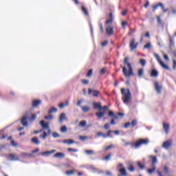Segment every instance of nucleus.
I'll list each match as a JSON object with an SVG mask.
<instances>
[{"label":"nucleus","instance_id":"nucleus-17","mask_svg":"<svg viewBox=\"0 0 176 176\" xmlns=\"http://www.w3.org/2000/svg\"><path fill=\"white\" fill-rule=\"evenodd\" d=\"M54 157H58V159H64L65 154L64 153L58 152L54 155Z\"/></svg>","mask_w":176,"mask_h":176},{"label":"nucleus","instance_id":"nucleus-5","mask_svg":"<svg viewBox=\"0 0 176 176\" xmlns=\"http://www.w3.org/2000/svg\"><path fill=\"white\" fill-rule=\"evenodd\" d=\"M157 8H161L162 10L163 11L164 13H167L168 12V8H164V4L163 3H158L155 4L154 6H153V12H155L157 10Z\"/></svg>","mask_w":176,"mask_h":176},{"label":"nucleus","instance_id":"nucleus-36","mask_svg":"<svg viewBox=\"0 0 176 176\" xmlns=\"http://www.w3.org/2000/svg\"><path fill=\"white\" fill-rule=\"evenodd\" d=\"M67 118V117L65 116V113H62L60 115L59 117V122H63V120H65V119Z\"/></svg>","mask_w":176,"mask_h":176},{"label":"nucleus","instance_id":"nucleus-34","mask_svg":"<svg viewBox=\"0 0 176 176\" xmlns=\"http://www.w3.org/2000/svg\"><path fill=\"white\" fill-rule=\"evenodd\" d=\"M98 137H102V138H105V133L103 132H98L96 133V135L95 136V138H98Z\"/></svg>","mask_w":176,"mask_h":176},{"label":"nucleus","instance_id":"nucleus-45","mask_svg":"<svg viewBox=\"0 0 176 176\" xmlns=\"http://www.w3.org/2000/svg\"><path fill=\"white\" fill-rule=\"evenodd\" d=\"M82 10L85 16L89 14V11H87V8L85 7H82Z\"/></svg>","mask_w":176,"mask_h":176},{"label":"nucleus","instance_id":"nucleus-4","mask_svg":"<svg viewBox=\"0 0 176 176\" xmlns=\"http://www.w3.org/2000/svg\"><path fill=\"white\" fill-rule=\"evenodd\" d=\"M148 144H149V139H140L138 142L135 143V148L138 149L141 145H148Z\"/></svg>","mask_w":176,"mask_h":176},{"label":"nucleus","instance_id":"nucleus-14","mask_svg":"<svg viewBox=\"0 0 176 176\" xmlns=\"http://www.w3.org/2000/svg\"><path fill=\"white\" fill-rule=\"evenodd\" d=\"M150 76L151 78H157L159 76V72L155 69H153L151 72Z\"/></svg>","mask_w":176,"mask_h":176},{"label":"nucleus","instance_id":"nucleus-1","mask_svg":"<svg viewBox=\"0 0 176 176\" xmlns=\"http://www.w3.org/2000/svg\"><path fill=\"white\" fill-rule=\"evenodd\" d=\"M124 65H127V67L129 68L128 73H127V67H124L122 68V72H123V74L124 75V76H126V78L128 76H133V75H134V72L133 71V67H131V63H129V57L128 56L125 57V58L124 59Z\"/></svg>","mask_w":176,"mask_h":176},{"label":"nucleus","instance_id":"nucleus-6","mask_svg":"<svg viewBox=\"0 0 176 176\" xmlns=\"http://www.w3.org/2000/svg\"><path fill=\"white\" fill-rule=\"evenodd\" d=\"M138 47V43H135V38H133L129 43V48L131 52L135 50Z\"/></svg>","mask_w":176,"mask_h":176},{"label":"nucleus","instance_id":"nucleus-24","mask_svg":"<svg viewBox=\"0 0 176 176\" xmlns=\"http://www.w3.org/2000/svg\"><path fill=\"white\" fill-rule=\"evenodd\" d=\"M109 19L107 21H106V24H112V22L113 21V15L112 14V12H110L109 15Z\"/></svg>","mask_w":176,"mask_h":176},{"label":"nucleus","instance_id":"nucleus-7","mask_svg":"<svg viewBox=\"0 0 176 176\" xmlns=\"http://www.w3.org/2000/svg\"><path fill=\"white\" fill-rule=\"evenodd\" d=\"M108 115L110 118H113V119H111L110 122V124H111L112 126H115V124H116V122L115 121V119H118L119 117L115 115V113H113V111L109 112Z\"/></svg>","mask_w":176,"mask_h":176},{"label":"nucleus","instance_id":"nucleus-26","mask_svg":"<svg viewBox=\"0 0 176 176\" xmlns=\"http://www.w3.org/2000/svg\"><path fill=\"white\" fill-rule=\"evenodd\" d=\"M31 141L32 144H34L35 145H39V144H41V142L39 141V139H38L37 137L32 138Z\"/></svg>","mask_w":176,"mask_h":176},{"label":"nucleus","instance_id":"nucleus-53","mask_svg":"<svg viewBox=\"0 0 176 176\" xmlns=\"http://www.w3.org/2000/svg\"><path fill=\"white\" fill-rule=\"evenodd\" d=\"M44 119H45L46 120H52V119H53V116L52 115H50V116H44Z\"/></svg>","mask_w":176,"mask_h":176},{"label":"nucleus","instance_id":"nucleus-2","mask_svg":"<svg viewBox=\"0 0 176 176\" xmlns=\"http://www.w3.org/2000/svg\"><path fill=\"white\" fill-rule=\"evenodd\" d=\"M169 49L170 53H171L172 56H173V70L175 71L176 68V50H175V43H174V38L170 37L169 38Z\"/></svg>","mask_w":176,"mask_h":176},{"label":"nucleus","instance_id":"nucleus-21","mask_svg":"<svg viewBox=\"0 0 176 176\" xmlns=\"http://www.w3.org/2000/svg\"><path fill=\"white\" fill-rule=\"evenodd\" d=\"M21 123L22 126H24V127H27L28 126V118L23 117L21 120Z\"/></svg>","mask_w":176,"mask_h":176},{"label":"nucleus","instance_id":"nucleus-43","mask_svg":"<svg viewBox=\"0 0 176 176\" xmlns=\"http://www.w3.org/2000/svg\"><path fill=\"white\" fill-rule=\"evenodd\" d=\"M82 112H85L86 113L89 112V111H90V107L87 106H82Z\"/></svg>","mask_w":176,"mask_h":176},{"label":"nucleus","instance_id":"nucleus-55","mask_svg":"<svg viewBox=\"0 0 176 176\" xmlns=\"http://www.w3.org/2000/svg\"><path fill=\"white\" fill-rule=\"evenodd\" d=\"M52 137L54 138H58L60 137V134H58L57 132L52 133Z\"/></svg>","mask_w":176,"mask_h":176},{"label":"nucleus","instance_id":"nucleus-19","mask_svg":"<svg viewBox=\"0 0 176 176\" xmlns=\"http://www.w3.org/2000/svg\"><path fill=\"white\" fill-rule=\"evenodd\" d=\"M154 86H155V89L156 90L157 93H162V87H160V85H159V82H155L154 83Z\"/></svg>","mask_w":176,"mask_h":176},{"label":"nucleus","instance_id":"nucleus-12","mask_svg":"<svg viewBox=\"0 0 176 176\" xmlns=\"http://www.w3.org/2000/svg\"><path fill=\"white\" fill-rule=\"evenodd\" d=\"M42 101L41 100H33L32 102V108H36V107L41 105Z\"/></svg>","mask_w":176,"mask_h":176},{"label":"nucleus","instance_id":"nucleus-13","mask_svg":"<svg viewBox=\"0 0 176 176\" xmlns=\"http://www.w3.org/2000/svg\"><path fill=\"white\" fill-rule=\"evenodd\" d=\"M107 114V111H102L101 112H96L95 113L96 118H98V119H101L102 118H104V116Z\"/></svg>","mask_w":176,"mask_h":176},{"label":"nucleus","instance_id":"nucleus-49","mask_svg":"<svg viewBox=\"0 0 176 176\" xmlns=\"http://www.w3.org/2000/svg\"><path fill=\"white\" fill-rule=\"evenodd\" d=\"M98 94H100V91L94 90L93 97H98Z\"/></svg>","mask_w":176,"mask_h":176},{"label":"nucleus","instance_id":"nucleus-23","mask_svg":"<svg viewBox=\"0 0 176 176\" xmlns=\"http://www.w3.org/2000/svg\"><path fill=\"white\" fill-rule=\"evenodd\" d=\"M106 32L107 35H113V27H107L106 29Z\"/></svg>","mask_w":176,"mask_h":176},{"label":"nucleus","instance_id":"nucleus-9","mask_svg":"<svg viewBox=\"0 0 176 176\" xmlns=\"http://www.w3.org/2000/svg\"><path fill=\"white\" fill-rule=\"evenodd\" d=\"M93 107H94V109L95 110L98 109V111H102V105L101 104V102H94Z\"/></svg>","mask_w":176,"mask_h":176},{"label":"nucleus","instance_id":"nucleus-40","mask_svg":"<svg viewBox=\"0 0 176 176\" xmlns=\"http://www.w3.org/2000/svg\"><path fill=\"white\" fill-rule=\"evenodd\" d=\"M139 63L142 67H145V65H146V60L145 59H140Z\"/></svg>","mask_w":176,"mask_h":176},{"label":"nucleus","instance_id":"nucleus-11","mask_svg":"<svg viewBox=\"0 0 176 176\" xmlns=\"http://www.w3.org/2000/svg\"><path fill=\"white\" fill-rule=\"evenodd\" d=\"M126 166H127V169L130 173H134V171H135V168H134V165L133 164V163H131V162H129L126 164Z\"/></svg>","mask_w":176,"mask_h":176},{"label":"nucleus","instance_id":"nucleus-48","mask_svg":"<svg viewBox=\"0 0 176 176\" xmlns=\"http://www.w3.org/2000/svg\"><path fill=\"white\" fill-rule=\"evenodd\" d=\"M40 138H43V140H46V137H47V133L43 132V135H39Z\"/></svg>","mask_w":176,"mask_h":176},{"label":"nucleus","instance_id":"nucleus-32","mask_svg":"<svg viewBox=\"0 0 176 176\" xmlns=\"http://www.w3.org/2000/svg\"><path fill=\"white\" fill-rule=\"evenodd\" d=\"M124 145V146H129V145H130L131 148H135V143L133 142H126Z\"/></svg>","mask_w":176,"mask_h":176},{"label":"nucleus","instance_id":"nucleus-51","mask_svg":"<svg viewBox=\"0 0 176 176\" xmlns=\"http://www.w3.org/2000/svg\"><path fill=\"white\" fill-rule=\"evenodd\" d=\"M67 151L68 152H79V150L76 148H68Z\"/></svg>","mask_w":176,"mask_h":176},{"label":"nucleus","instance_id":"nucleus-10","mask_svg":"<svg viewBox=\"0 0 176 176\" xmlns=\"http://www.w3.org/2000/svg\"><path fill=\"white\" fill-rule=\"evenodd\" d=\"M148 159H151V166H156V164H157V157L153 156V155H149Z\"/></svg>","mask_w":176,"mask_h":176},{"label":"nucleus","instance_id":"nucleus-61","mask_svg":"<svg viewBox=\"0 0 176 176\" xmlns=\"http://www.w3.org/2000/svg\"><path fill=\"white\" fill-rule=\"evenodd\" d=\"M126 25H127V21H124L122 22V28H124V29L126 28Z\"/></svg>","mask_w":176,"mask_h":176},{"label":"nucleus","instance_id":"nucleus-33","mask_svg":"<svg viewBox=\"0 0 176 176\" xmlns=\"http://www.w3.org/2000/svg\"><path fill=\"white\" fill-rule=\"evenodd\" d=\"M85 153H86V155L87 156H91V155H95L96 154L94 153V151H93V150H85Z\"/></svg>","mask_w":176,"mask_h":176},{"label":"nucleus","instance_id":"nucleus-25","mask_svg":"<svg viewBox=\"0 0 176 176\" xmlns=\"http://www.w3.org/2000/svg\"><path fill=\"white\" fill-rule=\"evenodd\" d=\"M112 133H113V131L109 130L107 133V134L104 133V138H113V135H112Z\"/></svg>","mask_w":176,"mask_h":176},{"label":"nucleus","instance_id":"nucleus-27","mask_svg":"<svg viewBox=\"0 0 176 176\" xmlns=\"http://www.w3.org/2000/svg\"><path fill=\"white\" fill-rule=\"evenodd\" d=\"M31 115H32V112L31 111H26L23 114V118H26V119L30 120Z\"/></svg>","mask_w":176,"mask_h":176},{"label":"nucleus","instance_id":"nucleus-46","mask_svg":"<svg viewBox=\"0 0 176 176\" xmlns=\"http://www.w3.org/2000/svg\"><path fill=\"white\" fill-rule=\"evenodd\" d=\"M65 174L69 176H71V175H72V174H75V170H67L65 172Z\"/></svg>","mask_w":176,"mask_h":176},{"label":"nucleus","instance_id":"nucleus-22","mask_svg":"<svg viewBox=\"0 0 176 176\" xmlns=\"http://www.w3.org/2000/svg\"><path fill=\"white\" fill-rule=\"evenodd\" d=\"M170 146H171V142L170 140H166L162 144V148H165V149L170 148Z\"/></svg>","mask_w":176,"mask_h":176},{"label":"nucleus","instance_id":"nucleus-16","mask_svg":"<svg viewBox=\"0 0 176 176\" xmlns=\"http://www.w3.org/2000/svg\"><path fill=\"white\" fill-rule=\"evenodd\" d=\"M40 124L43 130H47V129H49V122L45 123V120H41L40 122Z\"/></svg>","mask_w":176,"mask_h":176},{"label":"nucleus","instance_id":"nucleus-38","mask_svg":"<svg viewBox=\"0 0 176 176\" xmlns=\"http://www.w3.org/2000/svg\"><path fill=\"white\" fill-rule=\"evenodd\" d=\"M138 75L140 78H142V76H144V69H139L138 72Z\"/></svg>","mask_w":176,"mask_h":176},{"label":"nucleus","instance_id":"nucleus-59","mask_svg":"<svg viewBox=\"0 0 176 176\" xmlns=\"http://www.w3.org/2000/svg\"><path fill=\"white\" fill-rule=\"evenodd\" d=\"M11 145L14 147L19 146V144L16 142L14 140L11 141Z\"/></svg>","mask_w":176,"mask_h":176},{"label":"nucleus","instance_id":"nucleus-37","mask_svg":"<svg viewBox=\"0 0 176 176\" xmlns=\"http://www.w3.org/2000/svg\"><path fill=\"white\" fill-rule=\"evenodd\" d=\"M60 133H67L68 131V128H67V126L63 125L60 129Z\"/></svg>","mask_w":176,"mask_h":176},{"label":"nucleus","instance_id":"nucleus-39","mask_svg":"<svg viewBox=\"0 0 176 176\" xmlns=\"http://www.w3.org/2000/svg\"><path fill=\"white\" fill-rule=\"evenodd\" d=\"M138 167H139V168L140 170H144L145 169V165L142 164L141 162H138Z\"/></svg>","mask_w":176,"mask_h":176},{"label":"nucleus","instance_id":"nucleus-56","mask_svg":"<svg viewBox=\"0 0 176 176\" xmlns=\"http://www.w3.org/2000/svg\"><path fill=\"white\" fill-rule=\"evenodd\" d=\"M151 47L152 45L151 44V43H148L146 45L144 46V49H151Z\"/></svg>","mask_w":176,"mask_h":176},{"label":"nucleus","instance_id":"nucleus-8","mask_svg":"<svg viewBox=\"0 0 176 176\" xmlns=\"http://www.w3.org/2000/svg\"><path fill=\"white\" fill-rule=\"evenodd\" d=\"M119 174L118 175V176H127V170L126 169V168H118V170Z\"/></svg>","mask_w":176,"mask_h":176},{"label":"nucleus","instance_id":"nucleus-62","mask_svg":"<svg viewBox=\"0 0 176 176\" xmlns=\"http://www.w3.org/2000/svg\"><path fill=\"white\" fill-rule=\"evenodd\" d=\"M79 140L85 141V140H87V136H79Z\"/></svg>","mask_w":176,"mask_h":176},{"label":"nucleus","instance_id":"nucleus-29","mask_svg":"<svg viewBox=\"0 0 176 176\" xmlns=\"http://www.w3.org/2000/svg\"><path fill=\"white\" fill-rule=\"evenodd\" d=\"M152 168L147 169L148 174L152 175L155 171H156V166H151Z\"/></svg>","mask_w":176,"mask_h":176},{"label":"nucleus","instance_id":"nucleus-35","mask_svg":"<svg viewBox=\"0 0 176 176\" xmlns=\"http://www.w3.org/2000/svg\"><path fill=\"white\" fill-rule=\"evenodd\" d=\"M111 156H112V153H110L107 156H105L104 157L102 158V160H106V162H109V160H111Z\"/></svg>","mask_w":176,"mask_h":176},{"label":"nucleus","instance_id":"nucleus-20","mask_svg":"<svg viewBox=\"0 0 176 176\" xmlns=\"http://www.w3.org/2000/svg\"><path fill=\"white\" fill-rule=\"evenodd\" d=\"M164 130L166 134H168V131H170V124L168 123L163 124Z\"/></svg>","mask_w":176,"mask_h":176},{"label":"nucleus","instance_id":"nucleus-58","mask_svg":"<svg viewBox=\"0 0 176 176\" xmlns=\"http://www.w3.org/2000/svg\"><path fill=\"white\" fill-rule=\"evenodd\" d=\"M36 119V114H32V116L29 118V120L32 121Z\"/></svg>","mask_w":176,"mask_h":176},{"label":"nucleus","instance_id":"nucleus-42","mask_svg":"<svg viewBox=\"0 0 176 176\" xmlns=\"http://www.w3.org/2000/svg\"><path fill=\"white\" fill-rule=\"evenodd\" d=\"M112 148H115V145L113 144H110L109 146H107L106 148H104V151L107 152L108 151H111V149H112Z\"/></svg>","mask_w":176,"mask_h":176},{"label":"nucleus","instance_id":"nucleus-30","mask_svg":"<svg viewBox=\"0 0 176 176\" xmlns=\"http://www.w3.org/2000/svg\"><path fill=\"white\" fill-rule=\"evenodd\" d=\"M58 109L57 108L52 107L49 111L48 113L50 115L51 113H57Z\"/></svg>","mask_w":176,"mask_h":176},{"label":"nucleus","instance_id":"nucleus-63","mask_svg":"<svg viewBox=\"0 0 176 176\" xmlns=\"http://www.w3.org/2000/svg\"><path fill=\"white\" fill-rule=\"evenodd\" d=\"M164 171L165 174H168V167H167L166 166H165L164 167Z\"/></svg>","mask_w":176,"mask_h":176},{"label":"nucleus","instance_id":"nucleus-64","mask_svg":"<svg viewBox=\"0 0 176 176\" xmlns=\"http://www.w3.org/2000/svg\"><path fill=\"white\" fill-rule=\"evenodd\" d=\"M81 82L83 85H89V80H81Z\"/></svg>","mask_w":176,"mask_h":176},{"label":"nucleus","instance_id":"nucleus-28","mask_svg":"<svg viewBox=\"0 0 176 176\" xmlns=\"http://www.w3.org/2000/svg\"><path fill=\"white\" fill-rule=\"evenodd\" d=\"M63 144H67L68 145H71L72 144H75V140H63Z\"/></svg>","mask_w":176,"mask_h":176},{"label":"nucleus","instance_id":"nucleus-52","mask_svg":"<svg viewBox=\"0 0 176 176\" xmlns=\"http://www.w3.org/2000/svg\"><path fill=\"white\" fill-rule=\"evenodd\" d=\"M91 75H93V69H89L87 73V76L88 78H90V76H91Z\"/></svg>","mask_w":176,"mask_h":176},{"label":"nucleus","instance_id":"nucleus-18","mask_svg":"<svg viewBox=\"0 0 176 176\" xmlns=\"http://www.w3.org/2000/svg\"><path fill=\"white\" fill-rule=\"evenodd\" d=\"M56 152V150H52V151H46L43 153H41V156H50V155H52V153H54Z\"/></svg>","mask_w":176,"mask_h":176},{"label":"nucleus","instance_id":"nucleus-44","mask_svg":"<svg viewBox=\"0 0 176 176\" xmlns=\"http://www.w3.org/2000/svg\"><path fill=\"white\" fill-rule=\"evenodd\" d=\"M154 57L156 58V60L158 61L159 63L162 62V59L160 58V56L157 54H154Z\"/></svg>","mask_w":176,"mask_h":176},{"label":"nucleus","instance_id":"nucleus-60","mask_svg":"<svg viewBox=\"0 0 176 176\" xmlns=\"http://www.w3.org/2000/svg\"><path fill=\"white\" fill-rule=\"evenodd\" d=\"M111 128V125L109 123H107L104 124V129H105V130H108Z\"/></svg>","mask_w":176,"mask_h":176},{"label":"nucleus","instance_id":"nucleus-41","mask_svg":"<svg viewBox=\"0 0 176 176\" xmlns=\"http://www.w3.org/2000/svg\"><path fill=\"white\" fill-rule=\"evenodd\" d=\"M87 124V122L86 120H82L79 123L80 127H86Z\"/></svg>","mask_w":176,"mask_h":176},{"label":"nucleus","instance_id":"nucleus-31","mask_svg":"<svg viewBox=\"0 0 176 176\" xmlns=\"http://www.w3.org/2000/svg\"><path fill=\"white\" fill-rule=\"evenodd\" d=\"M160 65H161V67H162V68H164V69H167V71H170V67H168V65H166V63H163V61H161L160 63Z\"/></svg>","mask_w":176,"mask_h":176},{"label":"nucleus","instance_id":"nucleus-3","mask_svg":"<svg viewBox=\"0 0 176 176\" xmlns=\"http://www.w3.org/2000/svg\"><path fill=\"white\" fill-rule=\"evenodd\" d=\"M121 94L123 95L122 96V100L124 104H129L130 101H131V92L130 91L129 89H126L124 88L121 89Z\"/></svg>","mask_w":176,"mask_h":176},{"label":"nucleus","instance_id":"nucleus-50","mask_svg":"<svg viewBox=\"0 0 176 176\" xmlns=\"http://www.w3.org/2000/svg\"><path fill=\"white\" fill-rule=\"evenodd\" d=\"M137 124H138L137 120H133L131 123V125L132 127H135V126H137Z\"/></svg>","mask_w":176,"mask_h":176},{"label":"nucleus","instance_id":"nucleus-54","mask_svg":"<svg viewBox=\"0 0 176 176\" xmlns=\"http://www.w3.org/2000/svg\"><path fill=\"white\" fill-rule=\"evenodd\" d=\"M100 31L102 34H104V28L102 27V23H99Z\"/></svg>","mask_w":176,"mask_h":176},{"label":"nucleus","instance_id":"nucleus-57","mask_svg":"<svg viewBox=\"0 0 176 176\" xmlns=\"http://www.w3.org/2000/svg\"><path fill=\"white\" fill-rule=\"evenodd\" d=\"M118 168H126V167H124L123 164L120 163L117 165V170H118Z\"/></svg>","mask_w":176,"mask_h":176},{"label":"nucleus","instance_id":"nucleus-15","mask_svg":"<svg viewBox=\"0 0 176 176\" xmlns=\"http://www.w3.org/2000/svg\"><path fill=\"white\" fill-rule=\"evenodd\" d=\"M9 157H10V160H11L12 162H19V160H20V158H19V157L16 156L13 153L10 154L8 159Z\"/></svg>","mask_w":176,"mask_h":176},{"label":"nucleus","instance_id":"nucleus-47","mask_svg":"<svg viewBox=\"0 0 176 176\" xmlns=\"http://www.w3.org/2000/svg\"><path fill=\"white\" fill-rule=\"evenodd\" d=\"M27 156H28V153H22L20 154V157H21L22 159H25Z\"/></svg>","mask_w":176,"mask_h":176}]
</instances>
